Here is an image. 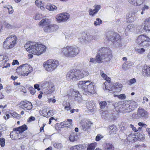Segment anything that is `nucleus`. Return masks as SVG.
<instances>
[{
    "label": "nucleus",
    "instance_id": "nucleus-1",
    "mask_svg": "<svg viewBox=\"0 0 150 150\" xmlns=\"http://www.w3.org/2000/svg\"><path fill=\"white\" fill-rule=\"evenodd\" d=\"M112 54L110 49L107 47H102L100 49L97 53L96 58L94 59L91 58L89 62L96 63L97 62L101 63L108 62L111 59Z\"/></svg>",
    "mask_w": 150,
    "mask_h": 150
},
{
    "label": "nucleus",
    "instance_id": "nucleus-2",
    "mask_svg": "<svg viewBox=\"0 0 150 150\" xmlns=\"http://www.w3.org/2000/svg\"><path fill=\"white\" fill-rule=\"evenodd\" d=\"M24 47L28 52L37 55H39L44 52L46 49V47L44 45L30 42L26 43Z\"/></svg>",
    "mask_w": 150,
    "mask_h": 150
},
{
    "label": "nucleus",
    "instance_id": "nucleus-3",
    "mask_svg": "<svg viewBox=\"0 0 150 150\" xmlns=\"http://www.w3.org/2000/svg\"><path fill=\"white\" fill-rule=\"evenodd\" d=\"M80 51L79 48L75 46H67L61 50V51L66 57H73L77 55Z\"/></svg>",
    "mask_w": 150,
    "mask_h": 150
},
{
    "label": "nucleus",
    "instance_id": "nucleus-4",
    "mask_svg": "<svg viewBox=\"0 0 150 150\" xmlns=\"http://www.w3.org/2000/svg\"><path fill=\"white\" fill-rule=\"evenodd\" d=\"M94 83L88 81H80L78 86L85 92L89 93H93L95 92L94 89Z\"/></svg>",
    "mask_w": 150,
    "mask_h": 150
},
{
    "label": "nucleus",
    "instance_id": "nucleus-5",
    "mask_svg": "<svg viewBox=\"0 0 150 150\" xmlns=\"http://www.w3.org/2000/svg\"><path fill=\"white\" fill-rule=\"evenodd\" d=\"M59 65V63L57 60L50 59L47 60L43 64L45 69L48 72L53 71Z\"/></svg>",
    "mask_w": 150,
    "mask_h": 150
},
{
    "label": "nucleus",
    "instance_id": "nucleus-6",
    "mask_svg": "<svg viewBox=\"0 0 150 150\" xmlns=\"http://www.w3.org/2000/svg\"><path fill=\"white\" fill-rule=\"evenodd\" d=\"M17 40L16 36L14 35L7 37L3 42V47L7 49L13 48L16 44Z\"/></svg>",
    "mask_w": 150,
    "mask_h": 150
},
{
    "label": "nucleus",
    "instance_id": "nucleus-7",
    "mask_svg": "<svg viewBox=\"0 0 150 150\" xmlns=\"http://www.w3.org/2000/svg\"><path fill=\"white\" fill-rule=\"evenodd\" d=\"M106 38L112 42L114 44H117L120 43L121 37L117 33L112 31H109L106 33Z\"/></svg>",
    "mask_w": 150,
    "mask_h": 150
},
{
    "label": "nucleus",
    "instance_id": "nucleus-8",
    "mask_svg": "<svg viewBox=\"0 0 150 150\" xmlns=\"http://www.w3.org/2000/svg\"><path fill=\"white\" fill-rule=\"evenodd\" d=\"M149 115V113L143 108H139L138 109L137 114H132V117L134 119H141L145 120L148 118Z\"/></svg>",
    "mask_w": 150,
    "mask_h": 150
},
{
    "label": "nucleus",
    "instance_id": "nucleus-9",
    "mask_svg": "<svg viewBox=\"0 0 150 150\" xmlns=\"http://www.w3.org/2000/svg\"><path fill=\"white\" fill-rule=\"evenodd\" d=\"M136 42L144 47H148L150 45V39L145 35H141L137 38Z\"/></svg>",
    "mask_w": 150,
    "mask_h": 150
},
{
    "label": "nucleus",
    "instance_id": "nucleus-10",
    "mask_svg": "<svg viewBox=\"0 0 150 150\" xmlns=\"http://www.w3.org/2000/svg\"><path fill=\"white\" fill-rule=\"evenodd\" d=\"M79 71L77 69H72L68 71L67 74L66 78L69 81H76L79 80L78 76Z\"/></svg>",
    "mask_w": 150,
    "mask_h": 150
},
{
    "label": "nucleus",
    "instance_id": "nucleus-11",
    "mask_svg": "<svg viewBox=\"0 0 150 150\" xmlns=\"http://www.w3.org/2000/svg\"><path fill=\"white\" fill-rule=\"evenodd\" d=\"M21 69L22 73L21 75L24 76H27L29 74L32 72L33 71V69L28 64H23L22 66L17 68L16 70Z\"/></svg>",
    "mask_w": 150,
    "mask_h": 150
},
{
    "label": "nucleus",
    "instance_id": "nucleus-12",
    "mask_svg": "<svg viewBox=\"0 0 150 150\" xmlns=\"http://www.w3.org/2000/svg\"><path fill=\"white\" fill-rule=\"evenodd\" d=\"M69 17V15L68 13H61L56 16V18L57 21L59 23L67 21Z\"/></svg>",
    "mask_w": 150,
    "mask_h": 150
},
{
    "label": "nucleus",
    "instance_id": "nucleus-13",
    "mask_svg": "<svg viewBox=\"0 0 150 150\" xmlns=\"http://www.w3.org/2000/svg\"><path fill=\"white\" fill-rule=\"evenodd\" d=\"M137 106V103L134 101H132L129 104H125V109L126 111L127 112H130L134 110Z\"/></svg>",
    "mask_w": 150,
    "mask_h": 150
},
{
    "label": "nucleus",
    "instance_id": "nucleus-14",
    "mask_svg": "<svg viewBox=\"0 0 150 150\" xmlns=\"http://www.w3.org/2000/svg\"><path fill=\"white\" fill-rule=\"evenodd\" d=\"M137 12V10H135L132 12L128 14L127 16V19L129 23L132 22L136 20L138 16L136 14Z\"/></svg>",
    "mask_w": 150,
    "mask_h": 150
},
{
    "label": "nucleus",
    "instance_id": "nucleus-15",
    "mask_svg": "<svg viewBox=\"0 0 150 150\" xmlns=\"http://www.w3.org/2000/svg\"><path fill=\"white\" fill-rule=\"evenodd\" d=\"M81 127V129L85 131L88 130L90 128V127L92 123L90 121L86 122L85 120L83 119L80 122Z\"/></svg>",
    "mask_w": 150,
    "mask_h": 150
},
{
    "label": "nucleus",
    "instance_id": "nucleus-16",
    "mask_svg": "<svg viewBox=\"0 0 150 150\" xmlns=\"http://www.w3.org/2000/svg\"><path fill=\"white\" fill-rule=\"evenodd\" d=\"M58 26L56 25L52 24L47 25L44 28V30L46 32H52L58 29Z\"/></svg>",
    "mask_w": 150,
    "mask_h": 150
},
{
    "label": "nucleus",
    "instance_id": "nucleus-17",
    "mask_svg": "<svg viewBox=\"0 0 150 150\" xmlns=\"http://www.w3.org/2000/svg\"><path fill=\"white\" fill-rule=\"evenodd\" d=\"M20 107L23 109L24 108L28 110H30L32 108V103L28 101H24Z\"/></svg>",
    "mask_w": 150,
    "mask_h": 150
},
{
    "label": "nucleus",
    "instance_id": "nucleus-18",
    "mask_svg": "<svg viewBox=\"0 0 150 150\" xmlns=\"http://www.w3.org/2000/svg\"><path fill=\"white\" fill-rule=\"evenodd\" d=\"M142 73L144 76H150V65H144L142 68Z\"/></svg>",
    "mask_w": 150,
    "mask_h": 150
},
{
    "label": "nucleus",
    "instance_id": "nucleus-19",
    "mask_svg": "<svg viewBox=\"0 0 150 150\" xmlns=\"http://www.w3.org/2000/svg\"><path fill=\"white\" fill-rule=\"evenodd\" d=\"M144 24V30L146 32H150V17L145 20Z\"/></svg>",
    "mask_w": 150,
    "mask_h": 150
},
{
    "label": "nucleus",
    "instance_id": "nucleus-20",
    "mask_svg": "<svg viewBox=\"0 0 150 150\" xmlns=\"http://www.w3.org/2000/svg\"><path fill=\"white\" fill-rule=\"evenodd\" d=\"M72 96L74 97V99L75 100L78 102H80L81 101L82 98L81 96L78 91H73L72 92Z\"/></svg>",
    "mask_w": 150,
    "mask_h": 150
},
{
    "label": "nucleus",
    "instance_id": "nucleus-21",
    "mask_svg": "<svg viewBox=\"0 0 150 150\" xmlns=\"http://www.w3.org/2000/svg\"><path fill=\"white\" fill-rule=\"evenodd\" d=\"M78 71H79V74L78 73V76L79 78V80L82 78H83L84 76H88V72L86 70L83 69L81 70H77Z\"/></svg>",
    "mask_w": 150,
    "mask_h": 150
},
{
    "label": "nucleus",
    "instance_id": "nucleus-22",
    "mask_svg": "<svg viewBox=\"0 0 150 150\" xmlns=\"http://www.w3.org/2000/svg\"><path fill=\"white\" fill-rule=\"evenodd\" d=\"M133 64V63L130 61L126 62L123 64L122 69L124 70H126L130 68Z\"/></svg>",
    "mask_w": 150,
    "mask_h": 150
},
{
    "label": "nucleus",
    "instance_id": "nucleus-23",
    "mask_svg": "<svg viewBox=\"0 0 150 150\" xmlns=\"http://www.w3.org/2000/svg\"><path fill=\"white\" fill-rule=\"evenodd\" d=\"M122 86V85L120 83H117L112 86V89L114 91L119 92L121 90Z\"/></svg>",
    "mask_w": 150,
    "mask_h": 150
},
{
    "label": "nucleus",
    "instance_id": "nucleus-24",
    "mask_svg": "<svg viewBox=\"0 0 150 150\" xmlns=\"http://www.w3.org/2000/svg\"><path fill=\"white\" fill-rule=\"evenodd\" d=\"M87 106L88 109L89 111L93 112L95 111V106L93 101L88 102L87 103Z\"/></svg>",
    "mask_w": 150,
    "mask_h": 150
},
{
    "label": "nucleus",
    "instance_id": "nucleus-25",
    "mask_svg": "<svg viewBox=\"0 0 150 150\" xmlns=\"http://www.w3.org/2000/svg\"><path fill=\"white\" fill-rule=\"evenodd\" d=\"M55 91L54 87L52 84L50 85L47 89L44 90V93L46 94H50L53 93Z\"/></svg>",
    "mask_w": 150,
    "mask_h": 150
},
{
    "label": "nucleus",
    "instance_id": "nucleus-26",
    "mask_svg": "<svg viewBox=\"0 0 150 150\" xmlns=\"http://www.w3.org/2000/svg\"><path fill=\"white\" fill-rule=\"evenodd\" d=\"M28 129L27 126L25 125H23L19 127L14 129V130L18 132L20 134L22 133L24 131Z\"/></svg>",
    "mask_w": 150,
    "mask_h": 150
},
{
    "label": "nucleus",
    "instance_id": "nucleus-27",
    "mask_svg": "<svg viewBox=\"0 0 150 150\" xmlns=\"http://www.w3.org/2000/svg\"><path fill=\"white\" fill-rule=\"evenodd\" d=\"M72 120L71 119H68L67 121H65L61 123L62 125H63L64 127H70L73 126L71 122Z\"/></svg>",
    "mask_w": 150,
    "mask_h": 150
},
{
    "label": "nucleus",
    "instance_id": "nucleus-28",
    "mask_svg": "<svg viewBox=\"0 0 150 150\" xmlns=\"http://www.w3.org/2000/svg\"><path fill=\"white\" fill-rule=\"evenodd\" d=\"M135 26L133 24H130L125 29V32L127 33L128 31H133L135 30Z\"/></svg>",
    "mask_w": 150,
    "mask_h": 150
},
{
    "label": "nucleus",
    "instance_id": "nucleus-29",
    "mask_svg": "<svg viewBox=\"0 0 150 150\" xmlns=\"http://www.w3.org/2000/svg\"><path fill=\"white\" fill-rule=\"evenodd\" d=\"M70 141L71 142H74L76 141L79 139L78 136L75 133L71 134L69 137Z\"/></svg>",
    "mask_w": 150,
    "mask_h": 150
},
{
    "label": "nucleus",
    "instance_id": "nucleus-30",
    "mask_svg": "<svg viewBox=\"0 0 150 150\" xmlns=\"http://www.w3.org/2000/svg\"><path fill=\"white\" fill-rule=\"evenodd\" d=\"M128 136L127 138V141L131 142L134 141V138L135 137V136L134 134L131 133Z\"/></svg>",
    "mask_w": 150,
    "mask_h": 150
},
{
    "label": "nucleus",
    "instance_id": "nucleus-31",
    "mask_svg": "<svg viewBox=\"0 0 150 150\" xmlns=\"http://www.w3.org/2000/svg\"><path fill=\"white\" fill-rule=\"evenodd\" d=\"M117 128L111 125L109 127V131L110 134H114L116 133Z\"/></svg>",
    "mask_w": 150,
    "mask_h": 150
},
{
    "label": "nucleus",
    "instance_id": "nucleus-32",
    "mask_svg": "<svg viewBox=\"0 0 150 150\" xmlns=\"http://www.w3.org/2000/svg\"><path fill=\"white\" fill-rule=\"evenodd\" d=\"M4 25L5 27L9 29H13L15 28L13 25L10 24L6 22L4 23Z\"/></svg>",
    "mask_w": 150,
    "mask_h": 150
},
{
    "label": "nucleus",
    "instance_id": "nucleus-33",
    "mask_svg": "<svg viewBox=\"0 0 150 150\" xmlns=\"http://www.w3.org/2000/svg\"><path fill=\"white\" fill-rule=\"evenodd\" d=\"M82 146L81 145H77L71 147L70 150H81L82 149Z\"/></svg>",
    "mask_w": 150,
    "mask_h": 150
},
{
    "label": "nucleus",
    "instance_id": "nucleus-34",
    "mask_svg": "<svg viewBox=\"0 0 150 150\" xmlns=\"http://www.w3.org/2000/svg\"><path fill=\"white\" fill-rule=\"evenodd\" d=\"M50 23V21L48 19H43L41 20L40 23V25L42 26H44L45 25H47Z\"/></svg>",
    "mask_w": 150,
    "mask_h": 150
},
{
    "label": "nucleus",
    "instance_id": "nucleus-35",
    "mask_svg": "<svg viewBox=\"0 0 150 150\" xmlns=\"http://www.w3.org/2000/svg\"><path fill=\"white\" fill-rule=\"evenodd\" d=\"M100 75L104 79L106 80L109 82L110 80V79L107 76V75L105 74H104L103 71H100Z\"/></svg>",
    "mask_w": 150,
    "mask_h": 150
},
{
    "label": "nucleus",
    "instance_id": "nucleus-36",
    "mask_svg": "<svg viewBox=\"0 0 150 150\" xmlns=\"http://www.w3.org/2000/svg\"><path fill=\"white\" fill-rule=\"evenodd\" d=\"M46 8L48 10L50 11H54L57 9V7L53 5H47Z\"/></svg>",
    "mask_w": 150,
    "mask_h": 150
},
{
    "label": "nucleus",
    "instance_id": "nucleus-37",
    "mask_svg": "<svg viewBox=\"0 0 150 150\" xmlns=\"http://www.w3.org/2000/svg\"><path fill=\"white\" fill-rule=\"evenodd\" d=\"M97 145L96 143H91L88 146L87 150H94Z\"/></svg>",
    "mask_w": 150,
    "mask_h": 150
},
{
    "label": "nucleus",
    "instance_id": "nucleus-38",
    "mask_svg": "<svg viewBox=\"0 0 150 150\" xmlns=\"http://www.w3.org/2000/svg\"><path fill=\"white\" fill-rule=\"evenodd\" d=\"M51 83H49L47 81L45 82L42 84V87L43 88V89H44V90L48 88L50 85H51Z\"/></svg>",
    "mask_w": 150,
    "mask_h": 150
},
{
    "label": "nucleus",
    "instance_id": "nucleus-39",
    "mask_svg": "<svg viewBox=\"0 0 150 150\" xmlns=\"http://www.w3.org/2000/svg\"><path fill=\"white\" fill-rule=\"evenodd\" d=\"M86 37L85 36V34L81 37L79 38V41L81 42L82 43L84 44L87 42V41L86 40Z\"/></svg>",
    "mask_w": 150,
    "mask_h": 150
},
{
    "label": "nucleus",
    "instance_id": "nucleus-40",
    "mask_svg": "<svg viewBox=\"0 0 150 150\" xmlns=\"http://www.w3.org/2000/svg\"><path fill=\"white\" fill-rule=\"evenodd\" d=\"M46 111V110H44L42 111L43 114H44V115H43V116L47 117H48L52 115V110H50L48 111V112H47L45 114H44V113Z\"/></svg>",
    "mask_w": 150,
    "mask_h": 150
},
{
    "label": "nucleus",
    "instance_id": "nucleus-41",
    "mask_svg": "<svg viewBox=\"0 0 150 150\" xmlns=\"http://www.w3.org/2000/svg\"><path fill=\"white\" fill-rule=\"evenodd\" d=\"M102 23V21L99 18H97L96 21H94V24L96 25H99Z\"/></svg>",
    "mask_w": 150,
    "mask_h": 150
},
{
    "label": "nucleus",
    "instance_id": "nucleus-42",
    "mask_svg": "<svg viewBox=\"0 0 150 150\" xmlns=\"http://www.w3.org/2000/svg\"><path fill=\"white\" fill-rule=\"evenodd\" d=\"M85 36L86 37V40L87 42L91 41L92 40L94 39V38L91 35H87V34H85Z\"/></svg>",
    "mask_w": 150,
    "mask_h": 150
},
{
    "label": "nucleus",
    "instance_id": "nucleus-43",
    "mask_svg": "<svg viewBox=\"0 0 150 150\" xmlns=\"http://www.w3.org/2000/svg\"><path fill=\"white\" fill-rule=\"evenodd\" d=\"M100 108L102 109H104L107 106V103L105 101L101 102L99 103Z\"/></svg>",
    "mask_w": 150,
    "mask_h": 150
},
{
    "label": "nucleus",
    "instance_id": "nucleus-44",
    "mask_svg": "<svg viewBox=\"0 0 150 150\" xmlns=\"http://www.w3.org/2000/svg\"><path fill=\"white\" fill-rule=\"evenodd\" d=\"M5 142V140L4 138L3 137L0 138V145L1 147H3L4 146Z\"/></svg>",
    "mask_w": 150,
    "mask_h": 150
},
{
    "label": "nucleus",
    "instance_id": "nucleus-45",
    "mask_svg": "<svg viewBox=\"0 0 150 150\" xmlns=\"http://www.w3.org/2000/svg\"><path fill=\"white\" fill-rule=\"evenodd\" d=\"M114 96L115 97H117L121 99H124L126 98L125 95L124 94H122L119 95L114 94Z\"/></svg>",
    "mask_w": 150,
    "mask_h": 150
},
{
    "label": "nucleus",
    "instance_id": "nucleus-46",
    "mask_svg": "<svg viewBox=\"0 0 150 150\" xmlns=\"http://www.w3.org/2000/svg\"><path fill=\"white\" fill-rule=\"evenodd\" d=\"M135 51L137 52L140 53L142 54L145 51V49L143 48H142L141 49H137L135 50Z\"/></svg>",
    "mask_w": 150,
    "mask_h": 150
},
{
    "label": "nucleus",
    "instance_id": "nucleus-47",
    "mask_svg": "<svg viewBox=\"0 0 150 150\" xmlns=\"http://www.w3.org/2000/svg\"><path fill=\"white\" fill-rule=\"evenodd\" d=\"M105 149L107 150L114 149L113 146L111 144H107L105 146Z\"/></svg>",
    "mask_w": 150,
    "mask_h": 150
},
{
    "label": "nucleus",
    "instance_id": "nucleus-48",
    "mask_svg": "<svg viewBox=\"0 0 150 150\" xmlns=\"http://www.w3.org/2000/svg\"><path fill=\"white\" fill-rule=\"evenodd\" d=\"M29 90L30 91V93L33 95H34L35 92V90L33 87L31 86L29 87Z\"/></svg>",
    "mask_w": 150,
    "mask_h": 150
},
{
    "label": "nucleus",
    "instance_id": "nucleus-49",
    "mask_svg": "<svg viewBox=\"0 0 150 150\" xmlns=\"http://www.w3.org/2000/svg\"><path fill=\"white\" fill-rule=\"evenodd\" d=\"M137 0H129V2L130 4L137 6Z\"/></svg>",
    "mask_w": 150,
    "mask_h": 150
},
{
    "label": "nucleus",
    "instance_id": "nucleus-50",
    "mask_svg": "<svg viewBox=\"0 0 150 150\" xmlns=\"http://www.w3.org/2000/svg\"><path fill=\"white\" fill-rule=\"evenodd\" d=\"M97 13V12H96V10L94 9L93 10L91 9L89 10V14L90 15L93 16L94 14H96Z\"/></svg>",
    "mask_w": 150,
    "mask_h": 150
},
{
    "label": "nucleus",
    "instance_id": "nucleus-51",
    "mask_svg": "<svg viewBox=\"0 0 150 150\" xmlns=\"http://www.w3.org/2000/svg\"><path fill=\"white\" fill-rule=\"evenodd\" d=\"M7 8L8 10V12L9 14H12L13 13V10L12 9V8L11 6H8Z\"/></svg>",
    "mask_w": 150,
    "mask_h": 150
},
{
    "label": "nucleus",
    "instance_id": "nucleus-52",
    "mask_svg": "<svg viewBox=\"0 0 150 150\" xmlns=\"http://www.w3.org/2000/svg\"><path fill=\"white\" fill-rule=\"evenodd\" d=\"M129 84L132 85V84H134L135 83H136V79L135 78H133L131 79L129 81Z\"/></svg>",
    "mask_w": 150,
    "mask_h": 150
},
{
    "label": "nucleus",
    "instance_id": "nucleus-53",
    "mask_svg": "<svg viewBox=\"0 0 150 150\" xmlns=\"http://www.w3.org/2000/svg\"><path fill=\"white\" fill-rule=\"evenodd\" d=\"M12 116L14 118H17L19 117L20 115L16 112H13L12 114Z\"/></svg>",
    "mask_w": 150,
    "mask_h": 150
},
{
    "label": "nucleus",
    "instance_id": "nucleus-54",
    "mask_svg": "<svg viewBox=\"0 0 150 150\" xmlns=\"http://www.w3.org/2000/svg\"><path fill=\"white\" fill-rule=\"evenodd\" d=\"M103 138V136L100 134H98L96 138V141H99L100 140L101 138Z\"/></svg>",
    "mask_w": 150,
    "mask_h": 150
},
{
    "label": "nucleus",
    "instance_id": "nucleus-55",
    "mask_svg": "<svg viewBox=\"0 0 150 150\" xmlns=\"http://www.w3.org/2000/svg\"><path fill=\"white\" fill-rule=\"evenodd\" d=\"M65 38L67 40L72 39V36L70 34L65 35Z\"/></svg>",
    "mask_w": 150,
    "mask_h": 150
},
{
    "label": "nucleus",
    "instance_id": "nucleus-56",
    "mask_svg": "<svg viewBox=\"0 0 150 150\" xmlns=\"http://www.w3.org/2000/svg\"><path fill=\"white\" fill-rule=\"evenodd\" d=\"M6 92L7 93H9L11 92V88L10 86H7L5 89Z\"/></svg>",
    "mask_w": 150,
    "mask_h": 150
},
{
    "label": "nucleus",
    "instance_id": "nucleus-57",
    "mask_svg": "<svg viewBox=\"0 0 150 150\" xmlns=\"http://www.w3.org/2000/svg\"><path fill=\"white\" fill-rule=\"evenodd\" d=\"M137 6L140 5L143 3L145 0H137Z\"/></svg>",
    "mask_w": 150,
    "mask_h": 150
},
{
    "label": "nucleus",
    "instance_id": "nucleus-58",
    "mask_svg": "<svg viewBox=\"0 0 150 150\" xmlns=\"http://www.w3.org/2000/svg\"><path fill=\"white\" fill-rule=\"evenodd\" d=\"M101 6L99 5H97L95 7V9L96 10V12H98L100 9Z\"/></svg>",
    "mask_w": 150,
    "mask_h": 150
},
{
    "label": "nucleus",
    "instance_id": "nucleus-59",
    "mask_svg": "<svg viewBox=\"0 0 150 150\" xmlns=\"http://www.w3.org/2000/svg\"><path fill=\"white\" fill-rule=\"evenodd\" d=\"M53 146L55 148L59 149L60 146V144H54Z\"/></svg>",
    "mask_w": 150,
    "mask_h": 150
},
{
    "label": "nucleus",
    "instance_id": "nucleus-60",
    "mask_svg": "<svg viewBox=\"0 0 150 150\" xmlns=\"http://www.w3.org/2000/svg\"><path fill=\"white\" fill-rule=\"evenodd\" d=\"M34 88L37 89L38 91L40 90V88H39V85L38 84H35L34 85Z\"/></svg>",
    "mask_w": 150,
    "mask_h": 150
},
{
    "label": "nucleus",
    "instance_id": "nucleus-61",
    "mask_svg": "<svg viewBox=\"0 0 150 150\" xmlns=\"http://www.w3.org/2000/svg\"><path fill=\"white\" fill-rule=\"evenodd\" d=\"M129 127L132 129L133 131H134L135 132L136 130V128L135 127H134L133 125L132 124H130L129 125Z\"/></svg>",
    "mask_w": 150,
    "mask_h": 150
},
{
    "label": "nucleus",
    "instance_id": "nucleus-62",
    "mask_svg": "<svg viewBox=\"0 0 150 150\" xmlns=\"http://www.w3.org/2000/svg\"><path fill=\"white\" fill-rule=\"evenodd\" d=\"M35 119L34 117L31 116L29 118L28 122H31L32 121H34L35 120Z\"/></svg>",
    "mask_w": 150,
    "mask_h": 150
},
{
    "label": "nucleus",
    "instance_id": "nucleus-63",
    "mask_svg": "<svg viewBox=\"0 0 150 150\" xmlns=\"http://www.w3.org/2000/svg\"><path fill=\"white\" fill-rule=\"evenodd\" d=\"M149 8V7L146 5H144V7L142 8V10L143 11H144L146 9H148Z\"/></svg>",
    "mask_w": 150,
    "mask_h": 150
},
{
    "label": "nucleus",
    "instance_id": "nucleus-64",
    "mask_svg": "<svg viewBox=\"0 0 150 150\" xmlns=\"http://www.w3.org/2000/svg\"><path fill=\"white\" fill-rule=\"evenodd\" d=\"M64 109L67 110H70L71 108L69 104H68V105H66L65 106Z\"/></svg>",
    "mask_w": 150,
    "mask_h": 150
}]
</instances>
